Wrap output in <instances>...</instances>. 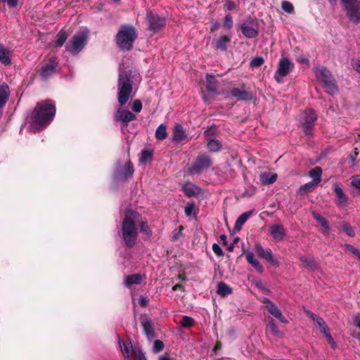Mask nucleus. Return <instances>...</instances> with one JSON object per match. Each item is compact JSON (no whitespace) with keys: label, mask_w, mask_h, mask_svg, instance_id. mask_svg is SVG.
Here are the masks:
<instances>
[{"label":"nucleus","mask_w":360,"mask_h":360,"mask_svg":"<svg viewBox=\"0 0 360 360\" xmlns=\"http://www.w3.org/2000/svg\"><path fill=\"white\" fill-rule=\"evenodd\" d=\"M56 114L55 104L50 100L39 103L31 117V130H40L51 123Z\"/></svg>","instance_id":"1"},{"label":"nucleus","mask_w":360,"mask_h":360,"mask_svg":"<svg viewBox=\"0 0 360 360\" xmlns=\"http://www.w3.org/2000/svg\"><path fill=\"white\" fill-rule=\"evenodd\" d=\"M139 221V214L129 210L124 213L122 223V236L124 244L129 248L134 247L137 241L138 229L136 224Z\"/></svg>","instance_id":"2"},{"label":"nucleus","mask_w":360,"mask_h":360,"mask_svg":"<svg viewBox=\"0 0 360 360\" xmlns=\"http://www.w3.org/2000/svg\"><path fill=\"white\" fill-rule=\"evenodd\" d=\"M136 76L135 72H133L131 70H129L122 72L120 70L117 93V100L120 105H124L127 103L132 92V84L134 80H135Z\"/></svg>","instance_id":"3"},{"label":"nucleus","mask_w":360,"mask_h":360,"mask_svg":"<svg viewBox=\"0 0 360 360\" xmlns=\"http://www.w3.org/2000/svg\"><path fill=\"white\" fill-rule=\"evenodd\" d=\"M137 35L138 34L133 26L122 25L116 34V44L122 51H130L137 38Z\"/></svg>","instance_id":"4"},{"label":"nucleus","mask_w":360,"mask_h":360,"mask_svg":"<svg viewBox=\"0 0 360 360\" xmlns=\"http://www.w3.org/2000/svg\"><path fill=\"white\" fill-rule=\"evenodd\" d=\"M314 73L316 79L322 84L326 91L328 94L334 96L338 89L330 71L323 66H318L314 70Z\"/></svg>","instance_id":"5"},{"label":"nucleus","mask_w":360,"mask_h":360,"mask_svg":"<svg viewBox=\"0 0 360 360\" xmlns=\"http://www.w3.org/2000/svg\"><path fill=\"white\" fill-rule=\"evenodd\" d=\"M88 39V31L75 34L66 45V51L72 55H77L85 46Z\"/></svg>","instance_id":"6"},{"label":"nucleus","mask_w":360,"mask_h":360,"mask_svg":"<svg viewBox=\"0 0 360 360\" xmlns=\"http://www.w3.org/2000/svg\"><path fill=\"white\" fill-rule=\"evenodd\" d=\"M306 313L313 321L316 328H318L321 333L324 335L328 343L331 345L333 348H335V342H334L333 338L330 333L329 328L324 320L319 316L312 313L310 311H307Z\"/></svg>","instance_id":"7"},{"label":"nucleus","mask_w":360,"mask_h":360,"mask_svg":"<svg viewBox=\"0 0 360 360\" xmlns=\"http://www.w3.org/2000/svg\"><path fill=\"white\" fill-rule=\"evenodd\" d=\"M294 68V64L288 58L282 57L278 64V69L274 74V79L278 83L283 82V78L286 77Z\"/></svg>","instance_id":"8"},{"label":"nucleus","mask_w":360,"mask_h":360,"mask_svg":"<svg viewBox=\"0 0 360 360\" xmlns=\"http://www.w3.org/2000/svg\"><path fill=\"white\" fill-rule=\"evenodd\" d=\"M212 164V162L209 155L206 154L199 155L190 169V172L191 174H198L207 169Z\"/></svg>","instance_id":"9"},{"label":"nucleus","mask_w":360,"mask_h":360,"mask_svg":"<svg viewBox=\"0 0 360 360\" xmlns=\"http://www.w3.org/2000/svg\"><path fill=\"white\" fill-rule=\"evenodd\" d=\"M134 174V169L132 164L129 160H127L124 165H121L120 163L117 164L115 170V178L117 180H124L129 177L132 176Z\"/></svg>","instance_id":"10"},{"label":"nucleus","mask_w":360,"mask_h":360,"mask_svg":"<svg viewBox=\"0 0 360 360\" xmlns=\"http://www.w3.org/2000/svg\"><path fill=\"white\" fill-rule=\"evenodd\" d=\"M255 250L260 257L264 259L266 262L272 264L275 266H279L280 263L273 255L271 249H264L260 244H256L255 246Z\"/></svg>","instance_id":"11"},{"label":"nucleus","mask_w":360,"mask_h":360,"mask_svg":"<svg viewBox=\"0 0 360 360\" xmlns=\"http://www.w3.org/2000/svg\"><path fill=\"white\" fill-rule=\"evenodd\" d=\"M135 115L129 110L118 108L115 112V120L120 121L123 127H127L130 121L135 120Z\"/></svg>","instance_id":"12"},{"label":"nucleus","mask_w":360,"mask_h":360,"mask_svg":"<svg viewBox=\"0 0 360 360\" xmlns=\"http://www.w3.org/2000/svg\"><path fill=\"white\" fill-rule=\"evenodd\" d=\"M303 127L305 129V133L310 134V130L313 127L314 122L316 120V115L313 110H307L303 114Z\"/></svg>","instance_id":"13"},{"label":"nucleus","mask_w":360,"mask_h":360,"mask_svg":"<svg viewBox=\"0 0 360 360\" xmlns=\"http://www.w3.org/2000/svg\"><path fill=\"white\" fill-rule=\"evenodd\" d=\"M118 343L123 356L127 360H131V358L133 356V355L135 354V352H136V350L134 349L131 342L128 341H124L122 339L119 338Z\"/></svg>","instance_id":"14"},{"label":"nucleus","mask_w":360,"mask_h":360,"mask_svg":"<svg viewBox=\"0 0 360 360\" xmlns=\"http://www.w3.org/2000/svg\"><path fill=\"white\" fill-rule=\"evenodd\" d=\"M58 66L56 58H50L49 61L41 67V76L44 79L49 77Z\"/></svg>","instance_id":"15"},{"label":"nucleus","mask_w":360,"mask_h":360,"mask_svg":"<svg viewBox=\"0 0 360 360\" xmlns=\"http://www.w3.org/2000/svg\"><path fill=\"white\" fill-rule=\"evenodd\" d=\"M270 234L276 241H281L285 236V230L280 224H273L269 228Z\"/></svg>","instance_id":"16"},{"label":"nucleus","mask_w":360,"mask_h":360,"mask_svg":"<svg viewBox=\"0 0 360 360\" xmlns=\"http://www.w3.org/2000/svg\"><path fill=\"white\" fill-rule=\"evenodd\" d=\"M230 93L233 97L236 98L239 101H250L253 98L251 93L238 88L232 89Z\"/></svg>","instance_id":"17"},{"label":"nucleus","mask_w":360,"mask_h":360,"mask_svg":"<svg viewBox=\"0 0 360 360\" xmlns=\"http://www.w3.org/2000/svg\"><path fill=\"white\" fill-rule=\"evenodd\" d=\"M265 307L272 316L278 319L281 323H288V319L283 316L281 311L274 303H270L269 305H266Z\"/></svg>","instance_id":"18"},{"label":"nucleus","mask_w":360,"mask_h":360,"mask_svg":"<svg viewBox=\"0 0 360 360\" xmlns=\"http://www.w3.org/2000/svg\"><path fill=\"white\" fill-rule=\"evenodd\" d=\"M230 42L231 38L226 35L221 36L214 40L215 48L222 51H224L227 49L228 45Z\"/></svg>","instance_id":"19"},{"label":"nucleus","mask_w":360,"mask_h":360,"mask_svg":"<svg viewBox=\"0 0 360 360\" xmlns=\"http://www.w3.org/2000/svg\"><path fill=\"white\" fill-rule=\"evenodd\" d=\"M277 178L278 176L276 173L270 172H264L259 175V179L264 185L274 184L277 180Z\"/></svg>","instance_id":"20"},{"label":"nucleus","mask_w":360,"mask_h":360,"mask_svg":"<svg viewBox=\"0 0 360 360\" xmlns=\"http://www.w3.org/2000/svg\"><path fill=\"white\" fill-rule=\"evenodd\" d=\"M245 257L247 261L250 264L252 265V267L255 269V270L259 273H262L264 271L263 266L260 264L259 261L255 258V256L253 252H248L245 254Z\"/></svg>","instance_id":"21"},{"label":"nucleus","mask_w":360,"mask_h":360,"mask_svg":"<svg viewBox=\"0 0 360 360\" xmlns=\"http://www.w3.org/2000/svg\"><path fill=\"white\" fill-rule=\"evenodd\" d=\"M186 137L185 131L180 124H176L173 129L172 140L176 142H179Z\"/></svg>","instance_id":"22"},{"label":"nucleus","mask_w":360,"mask_h":360,"mask_svg":"<svg viewBox=\"0 0 360 360\" xmlns=\"http://www.w3.org/2000/svg\"><path fill=\"white\" fill-rule=\"evenodd\" d=\"M68 37V32L64 29H62L57 34L56 40L51 42V45L54 47H61L65 44Z\"/></svg>","instance_id":"23"},{"label":"nucleus","mask_w":360,"mask_h":360,"mask_svg":"<svg viewBox=\"0 0 360 360\" xmlns=\"http://www.w3.org/2000/svg\"><path fill=\"white\" fill-rule=\"evenodd\" d=\"M10 90L8 86L4 83L0 86V107H4L8 100Z\"/></svg>","instance_id":"24"},{"label":"nucleus","mask_w":360,"mask_h":360,"mask_svg":"<svg viewBox=\"0 0 360 360\" xmlns=\"http://www.w3.org/2000/svg\"><path fill=\"white\" fill-rule=\"evenodd\" d=\"M183 191L186 195L191 197L198 194L200 189L191 183H186L183 186Z\"/></svg>","instance_id":"25"},{"label":"nucleus","mask_w":360,"mask_h":360,"mask_svg":"<svg viewBox=\"0 0 360 360\" xmlns=\"http://www.w3.org/2000/svg\"><path fill=\"white\" fill-rule=\"evenodd\" d=\"M267 328L270 330L274 336L278 338H283V333L278 330L275 321L271 317L268 319Z\"/></svg>","instance_id":"26"},{"label":"nucleus","mask_w":360,"mask_h":360,"mask_svg":"<svg viewBox=\"0 0 360 360\" xmlns=\"http://www.w3.org/2000/svg\"><path fill=\"white\" fill-rule=\"evenodd\" d=\"M146 20L148 22L152 23L165 21L166 19L163 16L160 15L156 11L153 10L147 12Z\"/></svg>","instance_id":"27"},{"label":"nucleus","mask_w":360,"mask_h":360,"mask_svg":"<svg viewBox=\"0 0 360 360\" xmlns=\"http://www.w3.org/2000/svg\"><path fill=\"white\" fill-rule=\"evenodd\" d=\"M240 30L243 34L248 38L255 37L258 34L257 30L252 27L250 24H243Z\"/></svg>","instance_id":"28"},{"label":"nucleus","mask_w":360,"mask_h":360,"mask_svg":"<svg viewBox=\"0 0 360 360\" xmlns=\"http://www.w3.org/2000/svg\"><path fill=\"white\" fill-rule=\"evenodd\" d=\"M143 276L140 274H132L127 276L124 278V285L129 287L131 285H137L141 283Z\"/></svg>","instance_id":"29"},{"label":"nucleus","mask_w":360,"mask_h":360,"mask_svg":"<svg viewBox=\"0 0 360 360\" xmlns=\"http://www.w3.org/2000/svg\"><path fill=\"white\" fill-rule=\"evenodd\" d=\"M321 174H322V169L319 167H316L311 170H310L309 175L311 178L313 179L311 181L312 183L316 184V186L321 182Z\"/></svg>","instance_id":"30"},{"label":"nucleus","mask_w":360,"mask_h":360,"mask_svg":"<svg viewBox=\"0 0 360 360\" xmlns=\"http://www.w3.org/2000/svg\"><path fill=\"white\" fill-rule=\"evenodd\" d=\"M252 213L253 211L250 210L240 214L236 221L235 229L240 230Z\"/></svg>","instance_id":"31"},{"label":"nucleus","mask_w":360,"mask_h":360,"mask_svg":"<svg viewBox=\"0 0 360 360\" xmlns=\"http://www.w3.org/2000/svg\"><path fill=\"white\" fill-rule=\"evenodd\" d=\"M207 89L210 93L215 94L217 92V82L214 76L207 75L206 77Z\"/></svg>","instance_id":"32"},{"label":"nucleus","mask_w":360,"mask_h":360,"mask_svg":"<svg viewBox=\"0 0 360 360\" xmlns=\"http://www.w3.org/2000/svg\"><path fill=\"white\" fill-rule=\"evenodd\" d=\"M136 226H139L140 231L141 233L145 234L147 237H150L152 235V231L148 225L147 221H143L141 219V215L139 214V221L137 222Z\"/></svg>","instance_id":"33"},{"label":"nucleus","mask_w":360,"mask_h":360,"mask_svg":"<svg viewBox=\"0 0 360 360\" xmlns=\"http://www.w3.org/2000/svg\"><path fill=\"white\" fill-rule=\"evenodd\" d=\"M217 292L219 295L225 297L228 295H230L232 292V289L225 283L220 282L218 284Z\"/></svg>","instance_id":"34"},{"label":"nucleus","mask_w":360,"mask_h":360,"mask_svg":"<svg viewBox=\"0 0 360 360\" xmlns=\"http://www.w3.org/2000/svg\"><path fill=\"white\" fill-rule=\"evenodd\" d=\"M0 61L4 65H8L11 63L9 51L3 45H0Z\"/></svg>","instance_id":"35"},{"label":"nucleus","mask_w":360,"mask_h":360,"mask_svg":"<svg viewBox=\"0 0 360 360\" xmlns=\"http://www.w3.org/2000/svg\"><path fill=\"white\" fill-rule=\"evenodd\" d=\"M348 15L352 20H360V1L358 4H355L354 7L349 10Z\"/></svg>","instance_id":"36"},{"label":"nucleus","mask_w":360,"mask_h":360,"mask_svg":"<svg viewBox=\"0 0 360 360\" xmlns=\"http://www.w3.org/2000/svg\"><path fill=\"white\" fill-rule=\"evenodd\" d=\"M221 142L215 139H209L207 142V148L212 152H217L221 148Z\"/></svg>","instance_id":"37"},{"label":"nucleus","mask_w":360,"mask_h":360,"mask_svg":"<svg viewBox=\"0 0 360 360\" xmlns=\"http://www.w3.org/2000/svg\"><path fill=\"white\" fill-rule=\"evenodd\" d=\"M312 215L314 218L317 221L318 223L320 224V225L324 229L325 233H328L329 231V226L328 224V221L324 219L323 217H321L319 214L314 212L312 213Z\"/></svg>","instance_id":"38"},{"label":"nucleus","mask_w":360,"mask_h":360,"mask_svg":"<svg viewBox=\"0 0 360 360\" xmlns=\"http://www.w3.org/2000/svg\"><path fill=\"white\" fill-rule=\"evenodd\" d=\"M315 186H316V185L312 183L311 181L308 182L300 186V188L297 191V193L301 195H304L307 193L311 191Z\"/></svg>","instance_id":"39"},{"label":"nucleus","mask_w":360,"mask_h":360,"mask_svg":"<svg viewBox=\"0 0 360 360\" xmlns=\"http://www.w3.org/2000/svg\"><path fill=\"white\" fill-rule=\"evenodd\" d=\"M167 136V133L166 127L165 124H161L160 125L158 126V127L157 128V129L155 131V137L158 140H163V139H166Z\"/></svg>","instance_id":"40"},{"label":"nucleus","mask_w":360,"mask_h":360,"mask_svg":"<svg viewBox=\"0 0 360 360\" xmlns=\"http://www.w3.org/2000/svg\"><path fill=\"white\" fill-rule=\"evenodd\" d=\"M198 212V208L195 206V205L192 203H188L185 207V214L187 217L194 216Z\"/></svg>","instance_id":"41"},{"label":"nucleus","mask_w":360,"mask_h":360,"mask_svg":"<svg viewBox=\"0 0 360 360\" xmlns=\"http://www.w3.org/2000/svg\"><path fill=\"white\" fill-rule=\"evenodd\" d=\"M143 331L148 337L153 336V329L150 320H146L142 323Z\"/></svg>","instance_id":"42"},{"label":"nucleus","mask_w":360,"mask_h":360,"mask_svg":"<svg viewBox=\"0 0 360 360\" xmlns=\"http://www.w3.org/2000/svg\"><path fill=\"white\" fill-rule=\"evenodd\" d=\"M281 8L283 11L288 14H292L294 12V6L292 4L288 1H282Z\"/></svg>","instance_id":"43"},{"label":"nucleus","mask_w":360,"mask_h":360,"mask_svg":"<svg viewBox=\"0 0 360 360\" xmlns=\"http://www.w3.org/2000/svg\"><path fill=\"white\" fill-rule=\"evenodd\" d=\"M193 319L188 316H184L180 321L181 326L184 328H191L193 325Z\"/></svg>","instance_id":"44"},{"label":"nucleus","mask_w":360,"mask_h":360,"mask_svg":"<svg viewBox=\"0 0 360 360\" xmlns=\"http://www.w3.org/2000/svg\"><path fill=\"white\" fill-rule=\"evenodd\" d=\"M342 231L349 237H354L355 236V231L354 229L348 224H345L342 226Z\"/></svg>","instance_id":"45"},{"label":"nucleus","mask_w":360,"mask_h":360,"mask_svg":"<svg viewBox=\"0 0 360 360\" xmlns=\"http://www.w3.org/2000/svg\"><path fill=\"white\" fill-rule=\"evenodd\" d=\"M264 63V59L262 57H256L250 62V66L252 68H258Z\"/></svg>","instance_id":"46"},{"label":"nucleus","mask_w":360,"mask_h":360,"mask_svg":"<svg viewBox=\"0 0 360 360\" xmlns=\"http://www.w3.org/2000/svg\"><path fill=\"white\" fill-rule=\"evenodd\" d=\"M152 157V153L147 150H143L141 152V157L140 158L141 162H146L148 160H150Z\"/></svg>","instance_id":"47"},{"label":"nucleus","mask_w":360,"mask_h":360,"mask_svg":"<svg viewBox=\"0 0 360 360\" xmlns=\"http://www.w3.org/2000/svg\"><path fill=\"white\" fill-rule=\"evenodd\" d=\"M164 348V344L162 341L158 340L154 342L153 344V351L155 353H158L160 351H162Z\"/></svg>","instance_id":"48"},{"label":"nucleus","mask_w":360,"mask_h":360,"mask_svg":"<svg viewBox=\"0 0 360 360\" xmlns=\"http://www.w3.org/2000/svg\"><path fill=\"white\" fill-rule=\"evenodd\" d=\"M347 197L345 195L342 190L339 188V205L347 204Z\"/></svg>","instance_id":"49"},{"label":"nucleus","mask_w":360,"mask_h":360,"mask_svg":"<svg viewBox=\"0 0 360 360\" xmlns=\"http://www.w3.org/2000/svg\"><path fill=\"white\" fill-rule=\"evenodd\" d=\"M345 6L347 13L349 14V10L354 7L356 0H341Z\"/></svg>","instance_id":"50"},{"label":"nucleus","mask_w":360,"mask_h":360,"mask_svg":"<svg viewBox=\"0 0 360 360\" xmlns=\"http://www.w3.org/2000/svg\"><path fill=\"white\" fill-rule=\"evenodd\" d=\"M351 184L352 185V186L360 190V177L358 176H352Z\"/></svg>","instance_id":"51"},{"label":"nucleus","mask_w":360,"mask_h":360,"mask_svg":"<svg viewBox=\"0 0 360 360\" xmlns=\"http://www.w3.org/2000/svg\"><path fill=\"white\" fill-rule=\"evenodd\" d=\"M142 109V103L139 100H136L132 105V110L136 112H139Z\"/></svg>","instance_id":"52"},{"label":"nucleus","mask_w":360,"mask_h":360,"mask_svg":"<svg viewBox=\"0 0 360 360\" xmlns=\"http://www.w3.org/2000/svg\"><path fill=\"white\" fill-rule=\"evenodd\" d=\"M224 8L227 11H233L236 8V4L231 0H226L224 4Z\"/></svg>","instance_id":"53"},{"label":"nucleus","mask_w":360,"mask_h":360,"mask_svg":"<svg viewBox=\"0 0 360 360\" xmlns=\"http://www.w3.org/2000/svg\"><path fill=\"white\" fill-rule=\"evenodd\" d=\"M345 247L347 250H349L354 255H355L360 260V251L358 249H356L354 247H353L352 245H348V244L345 245Z\"/></svg>","instance_id":"54"},{"label":"nucleus","mask_w":360,"mask_h":360,"mask_svg":"<svg viewBox=\"0 0 360 360\" xmlns=\"http://www.w3.org/2000/svg\"><path fill=\"white\" fill-rule=\"evenodd\" d=\"M212 250L217 256H221L223 255V251L221 248L217 243L213 244Z\"/></svg>","instance_id":"55"},{"label":"nucleus","mask_w":360,"mask_h":360,"mask_svg":"<svg viewBox=\"0 0 360 360\" xmlns=\"http://www.w3.org/2000/svg\"><path fill=\"white\" fill-rule=\"evenodd\" d=\"M162 24H149L148 29L153 32H156L161 29Z\"/></svg>","instance_id":"56"},{"label":"nucleus","mask_w":360,"mask_h":360,"mask_svg":"<svg viewBox=\"0 0 360 360\" xmlns=\"http://www.w3.org/2000/svg\"><path fill=\"white\" fill-rule=\"evenodd\" d=\"M356 148H355V151H354L349 155V160L352 162V166L355 165V161L358 156V153L356 151Z\"/></svg>","instance_id":"57"},{"label":"nucleus","mask_w":360,"mask_h":360,"mask_svg":"<svg viewBox=\"0 0 360 360\" xmlns=\"http://www.w3.org/2000/svg\"><path fill=\"white\" fill-rule=\"evenodd\" d=\"M148 299L146 297L141 296L139 298V303L141 307H146L148 304Z\"/></svg>","instance_id":"58"},{"label":"nucleus","mask_w":360,"mask_h":360,"mask_svg":"<svg viewBox=\"0 0 360 360\" xmlns=\"http://www.w3.org/2000/svg\"><path fill=\"white\" fill-rule=\"evenodd\" d=\"M300 261L302 263L307 266H310L312 264V260L307 259L306 257H301Z\"/></svg>","instance_id":"59"},{"label":"nucleus","mask_w":360,"mask_h":360,"mask_svg":"<svg viewBox=\"0 0 360 360\" xmlns=\"http://www.w3.org/2000/svg\"><path fill=\"white\" fill-rule=\"evenodd\" d=\"M134 355L136 356L139 360H146L144 354L140 350H137Z\"/></svg>","instance_id":"60"},{"label":"nucleus","mask_w":360,"mask_h":360,"mask_svg":"<svg viewBox=\"0 0 360 360\" xmlns=\"http://www.w3.org/2000/svg\"><path fill=\"white\" fill-rule=\"evenodd\" d=\"M354 324L360 329V314H357L354 319Z\"/></svg>","instance_id":"61"},{"label":"nucleus","mask_w":360,"mask_h":360,"mask_svg":"<svg viewBox=\"0 0 360 360\" xmlns=\"http://www.w3.org/2000/svg\"><path fill=\"white\" fill-rule=\"evenodd\" d=\"M352 66H353L354 69L360 74V61L359 60L354 61L352 63Z\"/></svg>","instance_id":"62"},{"label":"nucleus","mask_w":360,"mask_h":360,"mask_svg":"<svg viewBox=\"0 0 360 360\" xmlns=\"http://www.w3.org/2000/svg\"><path fill=\"white\" fill-rule=\"evenodd\" d=\"M297 60V62L302 63V64H308L309 63L308 58L304 56L298 57Z\"/></svg>","instance_id":"63"},{"label":"nucleus","mask_w":360,"mask_h":360,"mask_svg":"<svg viewBox=\"0 0 360 360\" xmlns=\"http://www.w3.org/2000/svg\"><path fill=\"white\" fill-rule=\"evenodd\" d=\"M159 360H174V359L169 357L167 355H162L159 357Z\"/></svg>","instance_id":"64"}]
</instances>
